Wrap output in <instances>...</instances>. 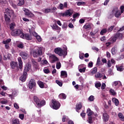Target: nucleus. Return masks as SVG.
<instances>
[{
  "instance_id": "c03bdc74",
  "label": "nucleus",
  "mask_w": 124,
  "mask_h": 124,
  "mask_svg": "<svg viewBox=\"0 0 124 124\" xmlns=\"http://www.w3.org/2000/svg\"><path fill=\"white\" fill-rule=\"evenodd\" d=\"M67 121H68V119L66 118L65 115H64L62 118V122L65 123V122H67Z\"/></svg>"
},
{
  "instance_id": "4468645a",
  "label": "nucleus",
  "mask_w": 124,
  "mask_h": 124,
  "mask_svg": "<svg viewBox=\"0 0 124 124\" xmlns=\"http://www.w3.org/2000/svg\"><path fill=\"white\" fill-rule=\"evenodd\" d=\"M19 55L23 60H27L28 59V53L25 51L20 52Z\"/></svg>"
},
{
  "instance_id": "dca6fc26",
  "label": "nucleus",
  "mask_w": 124,
  "mask_h": 124,
  "mask_svg": "<svg viewBox=\"0 0 124 124\" xmlns=\"http://www.w3.org/2000/svg\"><path fill=\"white\" fill-rule=\"evenodd\" d=\"M31 62L33 64V66L34 68H35L36 70H37V69H39V65H38V63H37V62H36L34 59H32L31 60Z\"/></svg>"
},
{
  "instance_id": "603ef678",
  "label": "nucleus",
  "mask_w": 124,
  "mask_h": 124,
  "mask_svg": "<svg viewBox=\"0 0 124 124\" xmlns=\"http://www.w3.org/2000/svg\"><path fill=\"white\" fill-rule=\"evenodd\" d=\"M88 122L89 124H93V117L91 116L88 117Z\"/></svg>"
},
{
  "instance_id": "4d7b16f0",
  "label": "nucleus",
  "mask_w": 124,
  "mask_h": 124,
  "mask_svg": "<svg viewBox=\"0 0 124 124\" xmlns=\"http://www.w3.org/2000/svg\"><path fill=\"white\" fill-rule=\"evenodd\" d=\"M26 16L32 18V17H33V16H34V15H33V14L30 12L28 14H27Z\"/></svg>"
},
{
  "instance_id": "c9c22d12",
  "label": "nucleus",
  "mask_w": 124,
  "mask_h": 124,
  "mask_svg": "<svg viewBox=\"0 0 124 124\" xmlns=\"http://www.w3.org/2000/svg\"><path fill=\"white\" fill-rule=\"evenodd\" d=\"M87 113L88 114V116H91L92 115H93V111L91 110V108H88Z\"/></svg>"
},
{
  "instance_id": "338daca9",
  "label": "nucleus",
  "mask_w": 124,
  "mask_h": 124,
  "mask_svg": "<svg viewBox=\"0 0 124 124\" xmlns=\"http://www.w3.org/2000/svg\"><path fill=\"white\" fill-rule=\"evenodd\" d=\"M44 12L45 13H49L51 12V9H45Z\"/></svg>"
},
{
  "instance_id": "c756f323",
  "label": "nucleus",
  "mask_w": 124,
  "mask_h": 124,
  "mask_svg": "<svg viewBox=\"0 0 124 124\" xmlns=\"http://www.w3.org/2000/svg\"><path fill=\"white\" fill-rule=\"evenodd\" d=\"M61 76H65V78L67 77V73L65 71H62L61 72Z\"/></svg>"
},
{
  "instance_id": "3c124183",
  "label": "nucleus",
  "mask_w": 124,
  "mask_h": 124,
  "mask_svg": "<svg viewBox=\"0 0 124 124\" xmlns=\"http://www.w3.org/2000/svg\"><path fill=\"white\" fill-rule=\"evenodd\" d=\"M116 48L115 47H112V49H111V53L112 54V55H116Z\"/></svg>"
},
{
  "instance_id": "09e8293b",
  "label": "nucleus",
  "mask_w": 124,
  "mask_h": 124,
  "mask_svg": "<svg viewBox=\"0 0 124 124\" xmlns=\"http://www.w3.org/2000/svg\"><path fill=\"white\" fill-rule=\"evenodd\" d=\"M79 72H80L81 73H84V72H85L86 71V67H83L82 69H79Z\"/></svg>"
},
{
  "instance_id": "5fc2aeb1",
  "label": "nucleus",
  "mask_w": 124,
  "mask_h": 124,
  "mask_svg": "<svg viewBox=\"0 0 124 124\" xmlns=\"http://www.w3.org/2000/svg\"><path fill=\"white\" fill-rule=\"evenodd\" d=\"M88 100H90V101H93L94 100V96L91 95L89 97Z\"/></svg>"
},
{
  "instance_id": "f257e3e1",
  "label": "nucleus",
  "mask_w": 124,
  "mask_h": 124,
  "mask_svg": "<svg viewBox=\"0 0 124 124\" xmlns=\"http://www.w3.org/2000/svg\"><path fill=\"white\" fill-rule=\"evenodd\" d=\"M54 52L60 57H63L64 59L67 55V47H66L65 49H62L61 47H57L55 48Z\"/></svg>"
},
{
  "instance_id": "cd10ccee",
  "label": "nucleus",
  "mask_w": 124,
  "mask_h": 124,
  "mask_svg": "<svg viewBox=\"0 0 124 124\" xmlns=\"http://www.w3.org/2000/svg\"><path fill=\"white\" fill-rule=\"evenodd\" d=\"M18 6H22L25 3V1L24 0H18Z\"/></svg>"
},
{
  "instance_id": "f3484780",
  "label": "nucleus",
  "mask_w": 124,
  "mask_h": 124,
  "mask_svg": "<svg viewBox=\"0 0 124 124\" xmlns=\"http://www.w3.org/2000/svg\"><path fill=\"white\" fill-rule=\"evenodd\" d=\"M4 17L5 19V22L6 25H9V23L11 21V20L10 19V17H9V16H7V15L6 14H4Z\"/></svg>"
},
{
  "instance_id": "4c0bfd02",
  "label": "nucleus",
  "mask_w": 124,
  "mask_h": 124,
  "mask_svg": "<svg viewBox=\"0 0 124 124\" xmlns=\"http://www.w3.org/2000/svg\"><path fill=\"white\" fill-rule=\"evenodd\" d=\"M107 31H108L107 29H102L100 32L101 35H103V34H104V33H106Z\"/></svg>"
},
{
  "instance_id": "6e6552de",
  "label": "nucleus",
  "mask_w": 124,
  "mask_h": 124,
  "mask_svg": "<svg viewBox=\"0 0 124 124\" xmlns=\"http://www.w3.org/2000/svg\"><path fill=\"white\" fill-rule=\"evenodd\" d=\"M29 88L30 90H32L33 88H34L36 86V82H35V80L34 79H31L28 84Z\"/></svg>"
},
{
  "instance_id": "a878e982",
  "label": "nucleus",
  "mask_w": 124,
  "mask_h": 124,
  "mask_svg": "<svg viewBox=\"0 0 124 124\" xmlns=\"http://www.w3.org/2000/svg\"><path fill=\"white\" fill-rule=\"evenodd\" d=\"M109 41L110 42V43L113 44V43H115V42H116V41H117V39L115 38V36H113L112 37H111L110 39H109Z\"/></svg>"
},
{
  "instance_id": "393cba45",
  "label": "nucleus",
  "mask_w": 124,
  "mask_h": 124,
  "mask_svg": "<svg viewBox=\"0 0 124 124\" xmlns=\"http://www.w3.org/2000/svg\"><path fill=\"white\" fill-rule=\"evenodd\" d=\"M121 15V11L118 10V9H116L115 16L116 18H119Z\"/></svg>"
},
{
  "instance_id": "aec40b11",
  "label": "nucleus",
  "mask_w": 124,
  "mask_h": 124,
  "mask_svg": "<svg viewBox=\"0 0 124 124\" xmlns=\"http://www.w3.org/2000/svg\"><path fill=\"white\" fill-rule=\"evenodd\" d=\"M31 68V65L30 64H27L24 67V72H28V71H30V70Z\"/></svg>"
},
{
  "instance_id": "412c9836",
  "label": "nucleus",
  "mask_w": 124,
  "mask_h": 124,
  "mask_svg": "<svg viewBox=\"0 0 124 124\" xmlns=\"http://www.w3.org/2000/svg\"><path fill=\"white\" fill-rule=\"evenodd\" d=\"M18 64L19 66L20 69H22L23 68V61H22V58L21 57H18L17 58Z\"/></svg>"
},
{
  "instance_id": "a18cd8bd",
  "label": "nucleus",
  "mask_w": 124,
  "mask_h": 124,
  "mask_svg": "<svg viewBox=\"0 0 124 124\" xmlns=\"http://www.w3.org/2000/svg\"><path fill=\"white\" fill-rule=\"evenodd\" d=\"M56 82L60 86V87H62V82L60 81L59 80H56Z\"/></svg>"
},
{
  "instance_id": "0eeeda50",
  "label": "nucleus",
  "mask_w": 124,
  "mask_h": 124,
  "mask_svg": "<svg viewBox=\"0 0 124 124\" xmlns=\"http://www.w3.org/2000/svg\"><path fill=\"white\" fill-rule=\"evenodd\" d=\"M5 12L10 17H12L13 19L16 18V15L14 14V11L12 9L7 8L5 9Z\"/></svg>"
},
{
  "instance_id": "7c9ffc66",
  "label": "nucleus",
  "mask_w": 124,
  "mask_h": 124,
  "mask_svg": "<svg viewBox=\"0 0 124 124\" xmlns=\"http://www.w3.org/2000/svg\"><path fill=\"white\" fill-rule=\"evenodd\" d=\"M59 97L60 98L62 99H65L66 98V95H65V94L63 93H62L59 95Z\"/></svg>"
},
{
  "instance_id": "6e6d98bb",
  "label": "nucleus",
  "mask_w": 124,
  "mask_h": 124,
  "mask_svg": "<svg viewBox=\"0 0 124 124\" xmlns=\"http://www.w3.org/2000/svg\"><path fill=\"white\" fill-rule=\"evenodd\" d=\"M30 33H32V35H33V36H35V37H36L38 35H37V33H36L35 31L31 32V31H30Z\"/></svg>"
},
{
  "instance_id": "f8f14e48",
  "label": "nucleus",
  "mask_w": 124,
  "mask_h": 124,
  "mask_svg": "<svg viewBox=\"0 0 124 124\" xmlns=\"http://www.w3.org/2000/svg\"><path fill=\"white\" fill-rule=\"evenodd\" d=\"M58 9L63 10L64 8H67V2H65L64 4L60 3L59 6L58 7Z\"/></svg>"
},
{
  "instance_id": "680f3d73",
  "label": "nucleus",
  "mask_w": 124,
  "mask_h": 124,
  "mask_svg": "<svg viewBox=\"0 0 124 124\" xmlns=\"http://www.w3.org/2000/svg\"><path fill=\"white\" fill-rule=\"evenodd\" d=\"M24 12H25V15L26 16H27L28 14L30 13L31 12H30V10L27 9H25V10H24Z\"/></svg>"
},
{
  "instance_id": "9b49d317",
  "label": "nucleus",
  "mask_w": 124,
  "mask_h": 124,
  "mask_svg": "<svg viewBox=\"0 0 124 124\" xmlns=\"http://www.w3.org/2000/svg\"><path fill=\"white\" fill-rule=\"evenodd\" d=\"M28 77V73L26 72H23V74L20 77L19 80L22 82H25Z\"/></svg>"
},
{
  "instance_id": "ea45409f",
  "label": "nucleus",
  "mask_w": 124,
  "mask_h": 124,
  "mask_svg": "<svg viewBox=\"0 0 124 124\" xmlns=\"http://www.w3.org/2000/svg\"><path fill=\"white\" fill-rule=\"evenodd\" d=\"M95 77H96V78H102V74H101L99 72H98L95 75Z\"/></svg>"
},
{
  "instance_id": "de8ad7c7",
  "label": "nucleus",
  "mask_w": 124,
  "mask_h": 124,
  "mask_svg": "<svg viewBox=\"0 0 124 124\" xmlns=\"http://www.w3.org/2000/svg\"><path fill=\"white\" fill-rule=\"evenodd\" d=\"M84 53H80L79 54V58L80 60H84Z\"/></svg>"
},
{
  "instance_id": "49530a36",
  "label": "nucleus",
  "mask_w": 124,
  "mask_h": 124,
  "mask_svg": "<svg viewBox=\"0 0 124 124\" xmlns=\"http://www.w3.org/2000/svg\"><path fill=\"white\" fill-rule=\"evenodd\" d=\"M101 63V61H100V57H98L96 62V65H100Z\"/></svg>"
},
{
  "instance_id": "1a4fd4ad",
  "label": "nucleus",
  "mask_w": 124,
  "mask_h": 124,
  "mask_svg": "<svg viewBox=\"0 0 124 124\" xmlns=\"http://www.w3.org/2000/svg\"><path fill=\"white\" fill-rule=\"evenodd\" d=\"M21 38H23V39H26V40H31V39H32V37H31V36L30 35V34H25L23 33V34H22L21 35Z\"/></svg>"
},
{
  "instance_id": "5701e85b",
  "label": "nucleus",
  "mask_w": 124,
  "mask_h": 124,
  "mask_svg": "<svg viewBox=\"0 0 124 124\" xmlns=\"http://www.w3.org/2000/svg\"><path fill=\"white\" fill-rule=\"evenodd\" d=\"M112 102L115 104V106H119V104L120 102H119V100L116 98H112Z\"/></svg>"
},
{
  "instance_id": "69168bd1",
  "label": "nucleus",
  "mask_w": 124,
  "mask_h": 124,
  "mask_svg": "<svg viewBox=\"0 0 124 124\" xmlns=\"http://www.w3.org/2000/svg\"><path fill=\"white\" fill-rule=\"evenodd\" d=\"M44 72L46 74H48V73H50V70H49V69H44Z\"/></svg>"
},
{
  "instance_id": "72a5a7b5",
  "label": "nucleus",
  "mask_w": 124,
  "mask_h": 124,
  "mask_svg": "<svg viewBox=\"0 0 124 124\" xmlns=\"http://www.w3.org/2000/svg\"><path fill=\"white\" fill-rule=\"evenodd\" d=\"M12 124H20V121L19 119H14L12 121Z\"/></svg>"
},
{
  "instance_id": "13d9d810",
  "label": "nucleus",
  "mask_w": 124,
  "mask_h": 124,
  "mask_svg": "<svg viewBox=\"0 0 124 124\" xmlns=\"http://www.w3.org/2000/svg\"><path fill=\"white\" fill-rule=\"evenodd\" d=\"M109 92L110 93L112 94V95H116V92H115V91H114V90L113 89H110L109 90Z\"/></svg>"
},
{
  "instance_id": "4be33fe9",
  "label": "nucleus",
  "mask_w": 124,
  "mask_h": 124,
  "mask_svg": "<svg viewBox=\"0 0 124 124\" xmlns=\"http://www.w3.org/2000/svg\"><path fill=\"white\" fill-rule=\"evenodd\" d=\"M82 107H83V106H82V103L79 102L78 103H77L76 106L77 112H78V110H81V109H82Z\"/></svg>"
},
{
  "instance_id": "9d476101",
  "label": "nucleus",
  "mask_w": 124,
  "mask_h": 124,
  "mask_svg": "<svg viewBox=\"0 0 124 124\" xmlns=\"http://www.w3.org/2000/svg\"><path fill=\"white\" fill-rule=\"evenodd\" d=\"M102 119L104 123H107L109 121V115L107 112H104L102 115Z\"/></svg>"
},
{
  "instance_id": "e2e57ef3",
  "label": "nucleus",
  "mask_w": 124,
  "mask_h": 124,
  "mask_svg": "<svg viewBox=\"0 0 124 124\" xmlns=\"http://www.w3.org/2000/svg\"><path fill=\"white\" fill-rule=\"evenodd\" d=\"M85 3H86L85 2L79 1L77 3V5H78V6H80V5L85 4Z\"/></svg>"
},
{
  "instance_id": "c85d7f7f",
  "label": "nucleus",
  "mask_w": 124,
  "mask_h": 124,
  "mask_svg": "<svg viewBox=\"0 0 124 124\" xmlns=\"http://www.w3.org/2000/svg\"><path fill=\"white\" fill-rule=\"evenodd\" d=\"M52 30H60V27L57 24H53L51 26Z\"/></svg>"
},
{
  "instance_id": "052dcab7",
  "label": "nucleus",
  "mask_w": 124,
  "mask_h": 124,
  "mask_svg": "<svg viewBox=\"0 0 124 124\" xmlns=\"http://www.w3.org/2000/svg\"><path fill=\"white\" fill-rule=\"evenodd\" d=\"M36 39L38 40V41L39 42H41V40H42V39H41V37H40V36L39 35H37L36 37Z\"/></svg>"
},
{
  "instance_id": "a19ab883",
  "label": "nucleus",
  "mask_w": 124,
  "mask_h": 124,
  "mask_svg": "<svg viewBox=\"0 0 124 124\" xmlns=\"http://www.w3.org/2000/svg\"><path fill=\"white\" fill-rule=\"evenodd\" d=\"M114 28H115L114 26H111L108 29L107 31H108V32H111L114 29Z\"/></svg>"
},
{
  "instance_id": "a211bd4d",
  "label": "nucleus",
  "mask_w": 124,
  "mask_h": 124,
  "mask_svg": "<svg viewBox=\"0 0 124 124\" xmlns=\"http://www.w3.org/2000/svg\"><path fill=\"white\" fill-rule=\"evenodd\" d=\"M115 38L117 39H120V40L123 39V34L120 33L119 32H117L114 35Z\"/></svg>"
},
{
  "instance_id": "2f4dec72",
  "label": "nucleus",
  "mask_w": 124,
  "mask_h": 124,
  "mask_svg": "<svg viewBox=\"0 0 124 124\" xmlns=\"http://www.w3.org/2000/svg\"><path fill=\"white\" fill-rule=\"evenodd\" d=\"M96 72H97V67H95L93 68L91 73L92 74V75H93V74H95Z\"/></svg>"
},
{
  "instance_id": "ddd939ff",
  "label": "nucleus",
  "mask_w": 124,
  "mask_h": 124,
  "mask_svg": "<svg viewBox=\"0 0 124 124\" xmlns=\"http://www.w3.org/2000/svg\"><path fill=\"white\" fill-rule=\"evenodd\" d=\"M50 58L51 59V60L50 61V62L51 63H54L56 62H59V58H58V57L54 55H51Z\"/></svg>"
},
{
  "instance_id": "58836bf2",
  "label": "nucleus",
  "mask_w": 124,
  "mask_h": 124,
  "mask_svg": "<svg viewBox=\"0 0 124 124\" xmlns=\"http://www.w3.org/2000/svg\"><path fill=\"white\" fill-rule=\"evenodd\" d=\"M61 66H62V64H61V62H57L56 63V68L57 69H60Z\"/></svg>"
},
{
  "instance_id": "e433bc0d",
  "label": "nucleus",
  "mask_w": 124,
  "mask_h": 124,
  "mask_svg": "<svg viewBox=\"0 0 124 124\" xmlns=\"http://www.w3.org/2000/svg\"><path fill=\"white\" fill-rule=\"evenodd\" d=\"M118 116L119 117L120 119H121V121H122L123 122L124 121V115H123V113H119L118 114Z\"/></svg>"
},
{
  "instance_id": "b1692460",
  "label": "nucleus",
  "mask_w": 124,
  "mask_h": 124,
  "mask_svg": "<svg viewBox=\"0 0 124 124\" xmlns=\"http://www.w3.org/2000/svg\"><path fill=\"white\" fill-rule=\"evenodd\" d=\"M117 86H118V87L122 86V82L120 81H114L113 84V87H117Z\"/></svg>"
},
{
  "instance_id": "39448f33",
  "label": "nucleus",
  "mask_w": 124,
  "mask_h": 124,
  "mask_svg": "<svg viewBox=\"0 0 124 124\" xmlns=\"http://www.w3.org/2000/svg\"><path fill=\"white\" fill-rule=\"evenodd\" d=\"M73 12L70 9L66 10L64 13H60L59 16L60 17H70L72 16Z\"/></svg>"
},
{
  "instance_id": "8fccbe9b",
  "label": "nucleus",
  "mask_w": 124,
  "mask_h": 124,
  "mask_svg": "<svg viewBox=\"0 0 124 124\" xmlns=\"http://www.w3.org/2000/svg\"><path fill=\"white\" fill-rule=\"evenodd\" d=\"M51 9L50 12L52 13H54V12H56V11H57V8L56 7H53Z\"/></svg>"
},
{
  "instance_id": "2eb2a0df",
  "label": "nucleus",
  "mask_w": 124,
  "mask_h": 124,
  "mask_svg": "<svg viewBox=\"0 0 124 124\" xmlns=\"http://www.w3.org/2000/svg\"><path fill=\"white\" fill-rule=\"evenodd\" d=\"M93 27V23H86L84 25L83 28L85 29V30H91Z\"/></svg>"
},
{
  "instance_id": "0e129e2a",
  "label": "nucleus",
  "mask_w": 124,
  "mask_h": 124,
  "mask_svg": "<svg viewBox=\"0 0 124 124\" xmlns=\"http://www.w3.org/2000/svg\"><path fill=\"white\" fill-rule=\"evenodd\" d=\"M106 88V84L105 83H103L101 87V90H104Z\"/></svg>"
},
{
  "instance_id": "f03ea898",
  "label": "nucleus",
  "mask_w": 124,
  "mask_h": 124,
  "mask_svg": "<svg viewBox=\"0 0 124 124\" xmlns=\"http://www.w3.org/2000/svg\"><path fill=\"white\" fill-rule=\"evenodd\" d=\"M33 100L38 108H41V107L46 105L45 100L39 99L37 96H34Z\"/></svg>"
},
{
  "instance_id": "79ce46f5",
  "label": "nucleus",
  "mask_w": 124,
  "mask_h": 124,
  "mask_svg": "<svg viewBox=\"0 0 124 124\" xmlns=\"http://www.w3.org/2000/svg\"><path fill=\"white\" fill-rule=\"evenodd\" d=\"M95 87L97 88V89H99L101 87V83L100 82H97L95 84Z\"/></svg>"
},
{
  "instance_id": "37998d69",
  "label": "nucleus",
  "mask_w": 124,
  "mask_h": 124,
  "mask_svg": "<svg viewBox=\"0 0 124 124\" xmlns=\"http://www.w3.org/2000/svg\"><path fill=\"white\" fill-rule=\"evenodd\" d=\"M10 42H11V39H8L6 41H3V44H8V43H10Z\"/></svg>"
},
{
  "instance_id": "864d4df0",
  "label": "nucleus",
  "mask_w": 124,
  "mask_h": 124,
  "mask_svg": "<svg viewBox=\"0 0 124 124\" xmlns=\"http://www.w3.org/2000/svg\"><path fill=\"white\" fill-rule=\"evenodd\" d=\"M80 16V14L79 13H77L73 15V18L75 19V18H77V17H79Z\"/></svg>"
},
{
  "instance_id": "6ab92c4d",
  "label": "nucleus",
  "mask_w": 124,
  "mask_h": 124,
  "mask_svg": "<svg viewBox=\"0 0 124 124\" xmlns=\"http://www.w3.org/2000/svg\"><path fill=\"white\" fill-rule=\"evenodd\" d=\"M10 65L11 68L14 69L16 67H18V63L14 61H12L10 63Z\"/></svg>"
},
{
  "instance_id": "774afa93",
  "label": "nucleus",
  "mask_w": 124,
  "mask_h": 124,
  "mask_svg": "<svg viewBox=\"0 0 124 124\" xmlns=\"http://www.w3.org/2000/svg\"><path fill=\"white\" fill-rule=\"evenodd\" d=\"M123 59H124V54L120 55V56L118 57V60H123Z\"/></svg>"
},
{
  "instance_id": "423d86ee",
  "label": "nucleus",
  "mask_w": 124,
  "mask_h": 124,
  "mask_svg": "<svg viewBox=\"0 0 124 124\" xmlns=\"http://www.w3.org/2000/svg\"><path fill=\"white\" fill-rule=\"evenodd\" d=\"M52 107L51 108L55 110H58L61 107V103L59 101H56V99L52 100Z\"/></svg>"
},
{
  "instance_id": "f704fd0d",
  "label": "nucleus",
  "mask_w": 124,
  "mask_h": 124,
  "mask_svg": "<svg viewBox=\"0 0 124 124\" xmlns=\"http://www.w3.org/2000/svg\"><path fill=\"white\" fill-rule=\"evenodd\" d=\"M38 85L41 89H43V88H44V83L42 81H38Z\"/></svg>"
},
{
  "instance_id": "bf43d9fd",
  "label": "nucleus",
  "mask_w": 124,
  "mask_h": 124,
  "mask_svg": "<svg viewBox=\"0 0 124 124\" xmlns=\"http://www.w3.org/2000/svg\"><path fill=\"white\" fill-rule=\"evenodd\" d=\"M17 47L20 49H23L24 48V45L23 44H19L17 45Z\"/></svg>"
},
{
  "instance_id": "20e7f679",
  "label": "nucleus",
  "mask_w": 124,
  "mask_h": 124,
  "mask_svg": "<svg viewBox=\"0 0 124 124\" xmlns=\"http://www.w3.org/2000/svg\"><path fill=\"white\" fill-rule=\"evenodd\" d=\"M23 30L21 29H15L13 30L11 32V34L12 36H20L22 34H23Z\"/></svg>"
},
{
  "instance_id": "473e14b6",
  "label": "nucleus",
  "mask_w": 124,
  "mask_h": 124,
  "mask_svg": "<svg viewBox=\"0 0 124 124\" xmlns=\"http://www.w3.org/2000/svg\"><path fill=\"white\" fill-rule=\"evenodd\" d=\"M116 68L118 71H123L124 69V66H116Z\"/></svg>"
},
{
  "instance_id": "bb28decb",
  "label": "nucleus",
  "mask_w": 124,
  "mask_h": 124,
  "mask_svg": "<svg viewBox=\"0 0 124 124\" xmlns=\"http://www.w3.org/2000/svg\"><path fill=\"white\" fill-rule=\"evenodd\" d=\"M9 27H10V29L11 30V31H14V28H15V27H16V24H15V23L13 22L10 24Z\"/></svg>"
},
{
  "instance_id": "7ed1b4c3",
  "label": "nucleus",
  "mask_w": 124,
  "mask_h": 124,
  "mask_svg": "<svg viewBox=\"0 0 124 124\" xmlns=\"http://www.w3.org/2000/svg\"><path fill=\"white\" fill-rule=\"evenodd\" d=\"M42 55V47H37L32 51V55L33 58H38Z\"/></svg>"
}]
</instances>
